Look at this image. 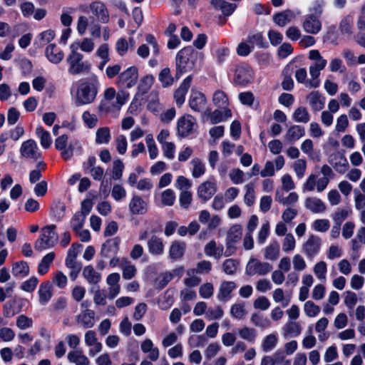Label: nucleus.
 Wrapping results in <instances>:
<instances>
[{
    "label": "nucleus",
    "instance_id": "dca6fc26",
    "mask_svg": "<svg viewBox=\"0 0 365 365\" xmlns=\"http://www.w3.org/2000/svg\"><path fill=\"white\" fill-rule=\"evenodd\" d=\"M329 163L339 173H344L349 168V163L345 156L339 153L331 154Z\"/></svg>",
    "mask_w": 365,
    "mask_h": 365
},
{
    "label": "nucleus",
    "instance_id": "c9c22d12",
    "mask_svg": "<svg viewBox=\"0 0 365 365\" xmlns=\"http://www.w3.org/2000/svg\"><path fill=\"white\" fill-rule=\"evenodd\" d=\"M279 256V244L273 241L264 249V257L270 261L276 260Z\"/></svg>",
    "mask_w": 365,
    "mask_h": 365
},
{
    "label": "nucleus",
    "instance_id": "49530a36",
    "mask_svg": "<svg viewBox=\"0 0 365 365\" xmlns=\"http://www.w3.org/2000/svg\"><path fill=\"white\" fill-rule=\"evenodd\" d=\"M86 217L83 214L76 212L71 220V227L75 232H78L84 225Z\"/></svg>",
    "mask_w": 365,
    "mask_h": 365
},
{
    "label": "nucleus",
    "instance_id": "a878e982",
    "mask_svg": "<svg viewBox=\"0 0 365 365\" xmlns=\"http://www.w3.org/2000/svg\"><path fill=\"white\" fill-rule=\"evenodd\" d=\"M305 207L314 213H321L326 210L325 204L319 198L309 197L305 200Z\"/></svg>",
    "mask_w": 365,
    "mask_h": 365
},
{
    "label": "nucleus",
    "instance_id": "4be33fe9",
    "mask_svg": "<svg viewBox=\"0 0 365 365\" xmlns=\"http://www.w3.org/2000/svg\"><path fill=\"white\" fill-rule=\"evenodd\" d=\"M192 78L190 76H187L181 83L180 87L175 91L174 93V98L176 101V104L178 106H181L185 102V95L190 87Z\"/></svg>",
    "mask_w": 365,
    "mask_h": 365
},
{
    "label": "nucleus",
    "instance_id": "774afa93",
    "mask_svg": "<svg viewBox=\"0 0 365 365\" xmlns=\"http://www.w3.org/2000/svg\"><path fill=\"white\" fill-rule=\"evenodd\" d=\"M354 194L356 209L361 211L365 210V194L358 189H354Z\"/></svg>",
    "mask_w": 365,
    "mask_h": 365
},
{
    "label": "nucleus",
    "instance_id": "680f3d73",
    "mask_svg": "<svg viewBox=\"0 0 365 365\" xmlns=\"http://www.w3.org/2000/svg\"><path fill=\"white\" fill-rule=\"evenodd\" d=\"M240 337L249 342H253L256 338V331L247 327H245L239 330Z\"/></svg>",
    "mask_w": 365,
    "mask_h": 365
},
{
    "label": "nucleus",
    "instance_id": "3c124183",
    "mask_svg": "<svg viewBox=\"0 0 365 365\" xmlns=\"http://www.w3.org/2000/svg\"><path fill=\"white\" fill-rule=\"evenodd\" d=\"M314 273L317 276V277L322 281H326V273L327 271V263L324 261H319L315 264L313 268Z\"/></svg>",
    "mask_w": 365,
    "mask_h": 365
},
{
    "label": "nucleus",
    "instance_id": "5fc2aeb1",
    "mask_svg": "<svg viewBox=\"0 0 365 365\" xmlns=\"http://www.w3.org/2000/svg\"><path fill=\"white\" fill-rule=\"evenodd\" d=\"M344 302L346 307L349 309L353 311L354 307L357 303L358 299L357 295L355 292L351 291H346L344 293Z\"/></svg>",
    "mask_w": 365,
    "mask_h": 365
},
{
    "label": "nucleus",
    "instance_id": "bf43d9fd",
    "mask_svg": "<svg viewBox=\"0 0 365 365\" xmlns=\"http://www.w3.org/2000/svg\"><path fill=\"white\" fill-rule=\"evenodd\" d=\"M159 80L163 87H167L173 84V78L170 74V70L168 68H163L159 73Z\"/></svg>",
    "mask_w": 365,
    "mask_h": 365
},
{
    "label": "nucleus",
    "instance_id": "cd10ccee",
    "mask_svg": "<svg viewBox=\"0 0 365 365\" xmlns=\"http://www.w3.org/2000/svg\"><path fill=\"white\" fill-rule=\"evenodd\" d=\"M304 128L300 125H292L287 131L284 140L288 143H294L304 135Z\"/></svg>",
    "mask_w": 365,
    "mask_h": 365
},
{
    "label": "nucleus",
    "instance_id": "052dcab7",
    "mask_svg": "<svg viewBox=\"0 0 365 365\" xmlns=\"http://www.w3.org/2000/svg\"><path fill=\"white\" fill-rule=\"evenodd\" d=\"M305 314L309 317H314L320 312V307L312 301H307L304 305Z\"/></svg>",
    "mask_w": 365,
    "mask_h": 365
},
{
    "label": "nucleus",
    "instance_id": "0e129e2a",
    "mask_svg": "<svg viewBox=\"0 0 365 365\" xmlns=\"http://www.w3.org/2000/svg\"><path fill=\"white\" fill-rule=\"evenodd\" d=\"M191 163L193 166L192 175L194 178H199L205 173V166L199 158L192 159Z\"/></svg>",
    "mask_w": 365,
    "mask_h": 365
},
{
    "label": "nucleus",
    "instance_id": "393cba45",
    "mask_svg": "<svg viewBox=\"0 0 365 365\" xmlns=\"http://www.w3.org/2000/svg\"><path fill=\"white\" fill-rule=\"evenodd\" d=\"M45 53L48 61L56 64L60 63L64 56L63 51L58 49L54 43L49 44L46 48Z\"/></svg>",
    "mask_w": 365,
    "mask_h": 365
},
{
    "label": "nucleus",
    "instance_id": "7ed1b4c3",
    "mask_svg": "<svg viewBox=\"0 0 365 365\" xmlns=\"http://www.w3.org/2000/svg\"><path fill=\"white\" fill-rule=\"evenodd\" d=\"M71 53L67 57V62L69 65L68 72L71 75L81 73H88L91 71V64L88 61H83V56L76 51L74 45L70 46Z\"/></svg>",
    "mask_w": 365,
    "mask_h": 365
},
{
    "label": "nucleus",
    "instance_id": "4c0bfd02",
    "mask_svg": "<svg viewBox=\"0 0 365 365\" xmlns=\"http://www.w3.org/2000/svg\"><path fill=\"white\" fill-rule=\"evenodd\" d=\"M283 331L284 336H297L302 331V327L299 322L289 321L284 324Z\"/></svg>",
    "mask_w": 365,
    "mask_h": 365
},
{
    "label": "nucleus",
    "instance_id": "9b49d317",
    "mask_svg": "<svg viewBox=\"0 0 365 365\" xmlns=\"http://www.w3.org/2000/svg\"><path fill=\"white\" fill-rule=\"evenodd\" d=\"M89 9L98 21L102 24L108 23L109 11L103 2L101 1H93L89 4Z\"/></svg>",
    "mask_w": 365,
    "mask_h": 365
},
{
    "label": "nucleus",
    "instance_id": "13d9d810",
    "mask_svg": "<svg viewBox=\"0 0 365 365\" xmlns=\"http://www.w3.org/2000/svg\"><path fill=\"white\" fill-rule=\"evenodd\" d=\"M154 81V78L152 75H147L143 77L138 86V89L142 93H146L151 88Z\"/></svg>",
    "mask_w": 365,
    "mask_h": 365
},
{
    "label": "nucleus",
    "instance_id": "f257e3e1",
    "mask_svg": "<svg viewBox=\"0 0 365 365\" xmlns=\"http://www.w3.org/2000/svg\"><path fill=\"white\" fill-rule=\"evenodd\" d=\"M98 80L96 75L91 76L89 81L81 83L76 91V106H80L93 103L98 94Z\"/></svg>",
    "mask_w": 365,
    "mask_h": 365
},
{
    "label": "nucleus",
    "instance_id": "6e6552de",
    "mask_svg": "<svg viewBox=\"0 0 365 365\" xmlns=\"http://www.w3.org/2000/svg\"><path fill=\"white\" fill-rule=\"evenodd\" d=\"M242 233V228L241 225H235L230 228L226 238V250L224 254L225 257H229L235 252L234 245L241 239Z\"/></svg>",
    "mask_w": 365,
    "mask_h": 365
},
{
    "label": "nucleus",
    "instance_id": "a211bd4d",
    "mask_svg": "<svg viewBox=\"0 0 365 365\" xmlns=\"http://www.w3.org/2000/svg\"><path fill=\"white\" fill-rule=\"evenodd\" d=\"M148 252L151 255L159 256L163 254L165 246L161 237L153 235L147 242Z\"/></svg>",
    "mask_w": 365,
    "mask_h": 365
},
{
    "label": "nucleus",
    "instance_id": "2eb2a0df",
    "mask_svg": "<svg viewBox=\"0 0 365 365\" xmlns=\"http://www.w3.org/2000/svg\"><path fill=\"white\" fill-rule=\"evenodd\" d=\"M302 28L308 34H317L322 29V22L316 15L308 14L304 16Z\"/></svg>",
    "mask_w": 365,
    "mask_h": 365
},
{
    "label": "nucleus",
    "instance_id": "37998d69",
    "mask_svg": "<svg viewBox=\"0 0 365 365\" xmlns=\"http://www.w3.org/2000/svg\"><path fill=\"white\" fill-rule=\"evenodd\" d=\"M66 205L63 202L61 201H55L51 208V212L53 216L58 220H61L66 212Z\"/></svg>",
    "mask_w": 365,
    "mask_h": 365
},
{
    "label": "nucleus",
    "instance_id": "de8ad7c7",
    "mask_svg": "<svg viewBox=\"0 0 365 365\" xmlns=\"http://www.w3.org/2000/svg\"><path fill=\"white\" fill-rule=\"evenodd\" d=\"M110 140V129L108 127L101 128L97 130L96 134V143L97 144H108Z\"/></svg>",
    "mask_w": 365,
    "mask_h": 365
},
{
    "label": "nucleus",
    "instance_id": "ddd939ff",
    "mask_svg": "<svg viewBox=\"0 0 365 365\" xmlns=\"http://www.w3.org/2000/svg\"><path fill=\"white\" fill-rule=\"evenodd\" d=\"M21 155L26 159L37 160L41 157V152L36 143L31 139L24 141L20 148Z\"/></svg>",
    "mask_w": 365,
    "mask_h": 365
},
{
    "label": "nucleus",
    "instance_id": "7c9ffc66",
    "mask_svg": "<svg viewBox=\"0 0 365 365\" xmlns=\"http://www.w3.org/2000/svg\"><path fill=\"white\" fill-rule=\"evenodd\" d=\"M308 101L312 110L314 111H319L323 109L324 106V99L318 91H312L307 96Z\"/></svg>",
    "mask_w": 365,
    "mask_h": 365
},
{
    "label": "nucleus",
    "instance_id": "79ce46f5",
    "mask_svg": "<svg viewBox=\"0 0 365 365\" xmlns=\"http://www.w3.org/2000/svg\"><path fill=\"white\" fill-rule=\"evenodd\" d=\"M292 118L295 122L307 123L309 121L310 116L306 108L299 107L293 113Z\"/></svg>",
    "mask_w": 365,
    "mask_h": 365
},
{
    "label": "nucleus",
    "instance_id": "a18cd8bd",
    "mask_svg": "<svg viewBox=\"0 0 365 365\" xmlns=\"http://www.w3.org/2000/svg\"><path fill=\"white\" fill-rule=\"evenodd\" d=\"M321 71L322 70L318 69L312 65L309 67V73L312 78L309 81H307L306 86L312 88H317L319 86L320 81L319 80V76L320 75Z\"/></svg>",
    "mask_w": 365,
    "mask_h": 365
},
{
    "label": "nucleus",
    "instance_id": "6e6d98bb",
    "mask_svg": "<svg viewBox=\"0 0 365 365\" xmlns=\"http://www.w3.org/2000/svg\"><path fill=\"white\" fill-rule=\"evenodd\" d=\"M238 262L234 259H227L222 264V270L227 274H234L238 267Z\"/></svg>",
    "mask_w": 365,
    "mask_h": 365
},
{
    "label": "nucleus",
    "instance_id": "72a5a7b5",
    "mask_svg": "<svg viewBox=\"0 0 365 365\" xmlns=\"http://www.w3.org/2000/svg\"><path fill=\"white\" fill-rule=\"evenodd\" d=\"M83 276L91 284H96L101 280V274L96 272L91 265L83 268Z\"/></svg>",
    "mask_w": 365,
    "mask_h": 365
},
{
    "label": "nucleus",
    "instance_id": "e433bc0d",
    "mask_svg": "<svg viewBox=\"0 0 365 365\" xmlns=\"http://www.w3.org/2000/svg\"><path fill=\"white\" fill-rule=\"evenodd\" d=\"M135 41L133 38H129V43L125 38H119L115 43V49L118 53L123 56L128 51L129 48H133Z\"/></svg>",
    "mask_w": 365,
    "mask_h": 365
},
{
    "label": "nucleus",
    "instance_id": "603ef678",
    "mask_svg": "<svg viewBox=\"0 0 365 365\" xmlns=\"http://www.w3.org/2000/svg\"><path fill=\"white\" fill-rule=\"evenodd\" d=\"M214 104L219 108H225L228 105V98L222 91L215 92L212 98Z\"/></svg>",
    "mask_w": 365,
    "mask_h": 365
},
{
    "label": "nucleus",
    "instance_id": "f03ea898",
    "mask_svg": "<svg viewBox=\"0 0 365 365\" xmlns=\"http://www.w3.org/2000/svg\"><path fill=\"white\" fill-rule=\"evenodd\" d=\"M195 54L194 49L191 46H187L178 51L175 58L176 74L179 78L182 74L190 71L194 67L192 56Z\"/></svg>",
    "mask_w": 365,
    "mask_h": 365
},
{
    "label": "nucleus",
    "instance_id": "338daca9",
    "mask_svg": "<svg viewBox=\"0 0 365 365\" xmlns=\"http://www.w3.org/2000/svg\"><path fill=\"white\" fill-rule=\"evenodd\" d=\"M214 293L213 284L210 282H206L202 284L199 288L200 296L203 299L210 298Z\"/></svg>",
    "mask_w": 365,
    "mask_h": 365
},
{
    "label": "nucleus",
    "instance_id": "c756f323",
    "mask_svg": "<svg viewBox=\"0 0 365 365\" xmlns=\"http://www.w3.org/2000/svg\"><path fill=\"white\" fill-rule=\"evenodd\" d=\"M224 248L222 245L217 246L215 240L209 242L204 248L205 254L207 256L213 257L217 259L222 257Z\"/></svg>",
    "mask_w": 365,
    "mask_h": 365
},
{
    "label": "nucleus",
    "instance_id": "8fccbe9b",
    "mask_svg": "<svg viewBox=\"0 0 365 365\" xmlns=\"http://www.w3.org/2000/svg\"><path fill=\"white\" fill-rule=\"evenodd\" d=\"M36 133L40 138L41 146L46 149L48 148L52 142L50 133L45 130L41 126H39L36 128Z\"/></svg>",
    "mask_w": 365,
    "mask_h": 365
},
{
    "label": "nucleus",
    "instance_id": "f3484780",
    "mask_svg": "<svg viewBox=\"0 0 365 365\" xmlns=\"http://www.w3.org/2000/svg\"><path fill=\"white\" fill-rule=\"evenodd\" d=\"M206 103L207 100L202 93L192 91L189 99V106L192 110L197 112H201L205 109Z\"/></svg>",
    "mask_w": 365,
    "mask_h": 365
},
{
    "label": "nucleus",
    "instance_id": "e2e57ef3",
    "mask_svg": "<svg viewBox=\"0 0 365 365\" xmlns=\"http://www.w3.org/2000/svg\"><path fill=\"white\" fill-rule=\"evenodd\" d=\"M124 164L120 159L115 160L113 163L112 177L114 180H120L123 175Z\"/></svg>",
    "mask_w": 365,
    "mask_h": 365
},
{
    "label": "nucleus",
    "instance_id": "5701e85b",
    "mask_svg": "<svg viewBox=\"0 0 365 365\" xmlns=\"http://www.w3.org/2000/svg\"><path fill=\"white\" fill-rule=\"evenodd\" d=\"M95 312L91 309L83 310L82 312L76 317V321L81 324L84 329H91L95 324Z\"/></svg>",
    "mask_w": 365,
    "mask_h": 365
},
{
    "label": "nucleus",
    "instance_id": "6ab92c4d",
    "mask_svg": "<svg viewBox=\"0 0 365 365\" xmlns=\"http://www.w3.org/2000/svg\"><path fill=\"white\" fill-rule=\"evenodd\" d=\"M120 240L118 237L107 240L101 250V255L104 258H109L116 255L119 250Z\"/></svg>",
    "mask_w": 365,
    "mask_h": 365
},
{
    "label": "nucleus",
    "instance_id": "ea45409f",
    "mask_svg": "<svg viewBox=\"0 0 365 365\" xmlns=\"http://www.w3.org/2000/svg\"><path fill=\"white\" fill-rule=\"evenodd\" d=\"M212 269V264L210 262L203 260L199 262L195 268L190 269L187 271V275H192V274H207Z\"/></svg>",
    "mask_w": 365,
    "mask_h": 365
},
{
    "label": "nucleus",
    "instance_id": "1a4fd4ad",
    "mask_svg": "<svg viewBox=\"0 0 365 365\" xmlns=\"http://www.w3.org/2000/svg\"><path fill=\"white\" fill-rule=\"evenodd\" d=\"M272 269V266L256 259H250L246 266V273L249 276L265 275Z\"/></svg>",
    "mask_w": 365,
    "mask_h": 365
},
{
    "label": "nucleus",
    "instance_id": "58836bf2",
    "mask_svg": "<svg viewBox=\"0 0 365 365\" xmlns=\"http://www.w3.org/2000/svg\"><path fill=\"white\" fill-rule=\"evenodd\" d=\"M29 273V267L27 262L21 261L15 262L12 267V274L17 277H25Z\"/></svg>",
    "mask_w": 365,
    "mask_h": 365
},
{
    "label": "nucleus",
    "instance_id": "69168bd1",
    "mask_svg": "<svg viewBox=\"0 0 365 365\" xmlns=\"http://www.w3.org/2000/svg\"><path fill=\"white\" fill-rule=\"evenodd\" d=\"M224 312L220 306L210 307L205 312V316L209 320L219 319L222 317Z\"/></svg>",
    "mask_w": 365,
    "mask_h": 365
},
{
    "label": "nucleus",
    "instance_id": "412c9836",
    "mask_svg": "<svg viewBox=\"0 0 365 365\" xmlns=\"http://www.w3.org/2000/svg\"><path fill=\"white\" fill-rule=\"evenodd\" d=\"M236 288V284L232 281L222 282L219 287L217 299L220 302H227L231 297L232 292Z\"/></svg>",
    "mask_w": 365,
    "mask_h": 365
},
{
    "label": "nucleus",
    "instance_id": "b1692460",
    "mask_svg": "<svg viewBox=\"0 0 365 365\" xmlns=\"http://www.w3.org/2000/svg\"><path fill=\"white\" fill-rule=\"evenodd\" d=\"M129 209L133 215H143L147 211V203L138 195H134L130 203Z\"/></svg>",
    "mask_w": 365,
    "mask_h": 365
},
{
    "label": "nucleus",
    "instance_id": "423d86ee",
    "mask_svg": "<svg viewBox=\"0 0 365 365\" xmlns=\"http://www.w3.org/2000/svg\"><path fill=\"white\" fill-rule=\"evenodd\" d=\"M128 97L129 94L124 91H120L116 93L113 88H108L104 91L103 101L101 102V106H105L106 103H110L115 98V101L111 103V106L120 109L121 106L125 103Z\"/></svg>",
    "mask_w": 365,
    "mask_h": 365
},
{
    "label": "nucleus",
    "instance_id": "864d4df0",
    "mask_svg": "<svg viewBox=\"0 0 365 365\" xmlns=\"http://www.w3.org/2000/svg\"><path fill=\"white\" fill-rule=\"evenodd\" d=\"M277 344V338L275 334H270L267 335L262 341V349L264 352H268L273 349Z\"/></svg>",
    "mask_w": 365,
    "mask_h": 365
},
{
    "label": "nucleus",
    "instance_id": "9d476101",
    "mask_svg": "<svg viewBox=\"0 0 365 365\" xmlns=\"http://www.w3.org/2000/svg\"><path fill=\"white\" fill-rule=\"evenodd\" d=\"M322 240L319 237L311 235L302 245V251L307 258L313 259L320 251Z\"/></svg>",
    "mask_w": 365,
    "mask_h": 365
},
{
    "label": "nucleus",
    "instance_id": "20e7f679",
    "mask_svg": "<svg viewBox=\"0 0 365 365\" xmlns=\"http://www.w3.org/2000/svg\"><path fill=\"white\" fill-rule=\"evenodd\" d=\"M55 229L56 225H48L42 228L41 235L34 245L36 250L41 251L54 246L58 240V235L55 232Z\"/></svg>",
    "mask_w": 365,
    "mask_h": 365
},
{
    "label": "nucleus",
    "instance_id": "4d7b16f0",
    "mask_svg": "<svg viewBox=\"0 0 365 365\" xmlns=\"http://www.w3.org/2000/svg\"><path fill=\"white\" fill-rule=\"evenodd\" d=\"M175 200V195L171 189H167L161 194V204L163 206H172Z\"/></svg>",
    "mask_w": 365,
    "mask_h": 365
},
{
    "label": "nucleus",
    "instance_id": "aec40b11",
    "mask_svg": "<svg viewBox=\"0 0 365 365\" xmlns=\"http://www.w3.org/2000/svg\"><path fill=\"white\" fill-rule=\"evenodd\" d=\"M216 191L217 187L215 183L211 181H205L199 185L197 195L200 199L207 201L215 194Z\"/></svg>",
    "mask_w": 365,
    "mask_h": 365
},
{
    "label": "nucleus",
    "instance_id": "09e8293b",
    "mask_svg": "<svg viewBox=\"0 0 365 365\" xmlns=\"http://www.w3.org/2000/svg\"><path fill=\"white\" fill-rule=\"evenodd\" d=\"M247 312L245 309V303L235 304L231 307L230 314L238 319H242L246 316Z\"/></svg>",
    "mask_w": 365,
    "mask_h": 365
},
{
    "label": "nucleus",
    "instance_id": "4468645a",
    "mask_svg": "<svg viewBox=\"0 0 365 365\" xmlns=\"http://www.w3.org/2000/svg\"><path fill=\"white\" fill-rule=\"evenodd\" d=\"M77 144L78 143L76 142L73 145L71 143L68 147H67L68 136L66 135H62L58 137L55 140V147L58 150L61 152V157L65 160H68L72 158L73 147Z\"/></svg>",
    "mask_w": 365,
    "mask_h": 365
},
{
    "label": "nucleus",
    "instance_id": "c85d7f7f",
    "mask_svg": "<svg viewBox=\"0 0 365 365\" xmlns=\"http://www.w3.org/2000/svg\"><path fill=\"white\" fill-rule=\"evenodd\" d=\"M211 4L217 9L221 10L224 16H230L235 10L237 5L225 0H211Z\"/></svg>",
    "mask_w": 365,
    "mask_h": 365
},
{
    "label": "nucleus",
    "instance_id": "2f4dec72",
    "mask_svg": "<svg viewBox=\"0 0 365 365\" xmlns=\"http://www.w3.org/2000/svg\"><path fill=\"white\" fill-rule=\"evenodd\" d=\"M39 302L41 304H46L53 295L52 285L49 282L42 283L38 289Z\"/></svg>",
    "mask_w": 365,
    "mask_h": 365
},
{
    "label": "nucleus",
    "instance_id": "f704fd0d",
    "mask_svg": "<svg viewBox=\"0 0 365 365\" xmlns=\"http://www.w3.org/2000/svg\"><path fill=\"white\" fill-rule=\"evenodd\" d=\"M122 269L123 277L125 279L129 280L133 278L137 272V269L135 265L132 264L127 259L123 258L120 262Z\"/></svg>",
    "mask_w": 365,
    "mask_h": 365
},
{
    "label": "nucleus",
    "instance_id": "39448f33",
    "mask_svg": "<svg viewBox=\"0 0 365 365\" xmlns=\"http://www.w3.org/2000/svg\"><path fill=\"white\" fill-rule=\"evenodd\" d=\"M254 77V71L248 64L241 63L235 67L233 81L235 84L245 86L253 82Z\"/></svg>",
    "mask_w": 365,
    "mask_h": 365
},
{
    "label": "nucleus",
    "instance_id": "0eeeda50",
    "mask_svg": "<svg viewBox=\"0 0 365 365\" xmlns=\"http://www.w3.org/2000/svg\"><path fill=\"white\" fill-rule=\"evenodd\" d=\"M197 128L196 119L191 115H184L180 117L178 121V134L182 138L192 134L196 130Z\"/></svg>",
    "mask_w": 365,
    "mask_h": 365
},
{
    "label": "nucleus",
    "instance_id": "c03bdc74",
    "mask_svg": "<svg viewBox=\"0 0 365 365\" xmlns=\"http://www.w3.org/2000/svg\"><path fill=\"white\" fill-rule=\"evenodd\" d=\"M54 258L55 253L53 252H49L42 258L38 267V272L40 274H44L45 273L47 272L50 267V264L52 263Z\"/></svg>",
    "mask_w": 365,
    "mask_h": 365
},
{
    "label": "nucleus",
    "instance_id": "473e14b6",
    "mask_svg": "<svg viewBox=\"0 0 365 365\" xmlns=\"http://www.w3.org/2000/svg\"><path fill=\"white\" fill-rule=\"evenodd\" d=\"M69 362L76 365H89V359L83 354L81 350H75L70 351L67 355Z\"/></svg>",
    "mask_w": 365,
    "mask_h": 365
},
{
    "label": "nucleus",
    "instance_id": "bb28decb",
    "mask_svg": "<svg viewBox=\"0 0 365 365\" xmlns=\"http://www.w3.org/2000/svg\"><path fill=\"white\" fill-rule=\"evenodd\" d=\"M186 244L183 242L173 241L169 250V256L172 259L177 260L182 258L185 254Z\"/></svg>",
    "mask_w": 365,
    "mask_h": 365
},
{
    "label": "nucleus",
    "instance_id": "a19ab883",
    "mask_svg": "<svg viewBox=\"0 0 365 365\" xmlns=\"http://www.w3.org/2000/svg\"><path fill=\"white\" fill-rule=\"evenodd\" d=\"M292 17V11L285 10L282 12L277 13L273 16V21L279 26H284L290 22Z\"/></svg>",
    "mask_w": 365,
    "mask_h": 365
},
{
    "label": "nucleus",
    "instance_id": "f8f14e48",
    "mask_svg": "<svg viewBox=\"0 0 365 365\" xmlns=\"http://www.w3.org/2000/svg\"><path fill=\"white\" fill-rule=\"evenodd\" d=\"M138 78V68L131 66L120 73L118 77V84L125 88H131L137 83Z\"/></svg>",
    "mask_w": 365,
    "mask_h": 365
}]
</instances>
